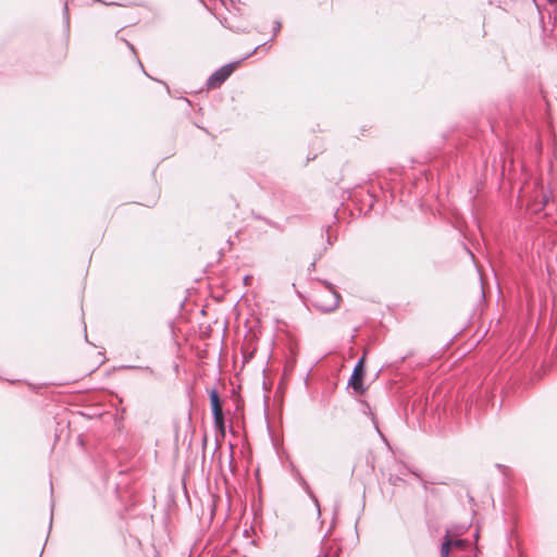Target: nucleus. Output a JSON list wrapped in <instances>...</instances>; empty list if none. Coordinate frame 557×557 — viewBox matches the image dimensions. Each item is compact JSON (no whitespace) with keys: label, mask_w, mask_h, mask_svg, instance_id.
<instances>
[{"label":"nucleus","mask_w":557,"mask_h":557,"mask_svg":"<svg viewBox=\"0 0 557 557\" xmlns=\"http://www.w3.org/2000/svg\"><path fill=\"white\" fill-rule=\"evenodd\" d=\"M364 362H366V355L363 354L362 357L355 364L351 376L348 381V386H350L358 394H363L366 391L364 383H363V379L366 375Z\"/></svg>","instance_id":"3"},{"label":"nucleus","mask_w":557,"mask_h":557,"mask_svg":"<svg viewBox=\"0 0 557 557\" xmlns=\"http://www.w3.org/2000/svg\"><path fill=\"white\" fill-rule=\"evenodd\" d=\"M324 557H329V555H327V554H325V555H324Z\"/></svg>","instance_id":"21"},{"label":"nucleus","mask_w":557,"mask_h":557,"mask_svg":"<svg viewBox=\"0 0 557 557\" xmlns=\"http://www.w3.org/2000/svg\"><path fill=\"white\" fill-rule=\"evenodd\" d=\"M322 257V253L320 252L318 255V257L309 264L308 267V271L311 272V271H314L315 270V264H317V260L320 259Z\"/></svg>","instance_id":"13"},{"label":"nucleus","mask_w":557,"mask_h":557,"mask_svg":"<svg viewBox=\"0 0 557 557\" xmlns=\"http://www.w3.org/2000/svg\"><path fill=\"white\" fill-rule=\"evenodd\" d=\"M282 28V24L280 21H275L274 24H273V36L265 42L257 46L250 53L246 54L244 57V59H247L249 58L250 55H252L253 53H256L259 49H267L269 50L271 48V46H269V42L273 40V38L280 33Z\"/></svg>","instance_id":"6"},{"label":"nucleus","mask_w":557,"mask_h":557,"mask_svg":"<svg viewBox=\"0 0 557 557\" xmlns=\"http://www.w3.org/2000/svg\"><path fill=\"white\" fill-rule=\"evenodd\" d=\"M326 233V247L324 248V251L327 249V247L333 246V242L331 239V236L329 235L330 226L325 227L323 230Z\"/></svg>","instance_id":"12"},{"label":"nucleus","mask_w":557,"mask_h":557,"mask_svg":"<svg viewBox=\"0 0 557 557\" xmlns=\"http://www.w3.org/2000/svg\"><path fill=\"white\" fill-rule=\"evenodd\" d=\"M475 540L479 539V532L476 531L475 535H474Z\"/></svg>","instance_id":"20"},{"label":"nucleus","mask_w":557,"mask_h":557,"mask_svg":"<svg viewBox=\"0 0 557 557\" xmlns=\"http://www.w3.org/2000/svg\"><path fill=\"white\" fill-rule=\"evenodd\" d=\"M296 476H297V480H298L299 484L302 486V488L311 497V499L313 500L314 505L317 506L318 515H321L319 500L315 497V495L313 494V492L310 488L309 484L307 483V481L302 478V475L299 472H297Z\"/></svg>","instance_id":"8"},{"label":"nucleus","mask_w":557,"mask_h":557,"mask_svg":"<svg viewBox=\"0 0 557 557\" xmlns=\"http://www.w3.org/2000/svg\"><path fill=\"white\" fill-rule=\"evenodd\" d=\"M243 60L245 59L243 58L240 60L227 63L213 72L207 79V88H219L232 75V73L237 69Z\"/></svg>","instance_id":"2"},{"label":"nucleus","mask_w":557,"mask_h":557,"mask_svg":"<svg viewBox=\"0 0 557 557\" xmlns=\"http://www.w3.org/2000/svg\"><path fill=\"white\" fill-rule=\"evenodd\" d=\"M314 295H323V296H322L323 301H329V298L325 296V292H322V293H315Z\"/></svg>","instance_id":"15"},{"label":"nucleus","mask_w":557,"mask_h":557,"mask_svg":"<svg viewBox=\"0 0 557 557\" xmlns=\"http://www.w3.org/2000/svg\"><path fill=\"white\" fill-rule=\"evenodd\" d=\"M398 471H399V474L391 473L387 478L388 483L393 486H398L400 483L405 482V480L401 478V475L405 474L406 472H410V473L419 476V474L417 472L410 470L406 465H401V468Z\"/></svg>","instance_id":"4"},{"label":"nucleus","mask_w":557,"mask_h":557,"mask_svg":"<svg viewBox=\"0 0 557 557\" xmlns=\"http://www.w3.org/2000/svg\"><path fill=\"white\" fill-rule=\"evenodd\" d=\"M319 283L323 284L325 286V296L329 298V301H323L322 296L323 295H313V298L311 300V305L319 311L323 313H329L334 310H336L339 306L341 301V295L335 289L334 285L323 278L317 280Z\"/></svg>","instance_id":"1"},{"label":"nucleus","mask_w":557,"mask_h":557,"mask_svg":"<svg viewBox=\"0 0 557 557\" xmlns=\"http://www.w3.org/2000/svg\"><path fill=\"white\" fill-rule=\"evenodd\" d=\"M122 41L125 42V45L127 46V48L133 52V54L135 55L137 62H138V65L140 66V69L143 70V72L147 75L145 69H144V65L143 63L140 62V60L138 59L137 54H136V50H135V47L133 44H131L129 41H127L125 38L121 37L120 38Z\"/></svg>","instance_id":"10"},{"label":"nucleus","mask_w":557,"mask_h":557,"mask_svg":"<svg viewBox=\"0 0 557 557\" xmlns=\"http://www.w3.org/2000/svg\"><path fill=\"white\" fill-rule=\"evenodd\" d=\"M84 331H85L84 337H85V339L88 342V339H87V331H86V326L84 327Z\"/></svg>","instance_id":"17"},{"label":"nucleus","mask_w":557,"mask_h":557,"mask_svg":"<svg viewBox=\"0 0 557 557\" xmlns=\"http://www.w3.org/2000/svg\"><path fill=\"white\" fill-rule=\"evenodd\" d=\"M554 20H555V25H554V27L556 28V27H557V17L555 16V17H554Z\"/></svg>","instance_id":"19"},{"label":"nucleus","mask_w":557,"mask_h":557,"mask_svg":"<svg viewBox=\"0 0 557 557\" xmlns=\"http://www.w3.org/2000/svg\"><path fill=\"white\" fill-rule=\"evenodd\" d=\"M267 223L270 225V226H276L274 223L270 222V221H267Z\"/></svg>","instance_id":"18"},{"label":"nucleus","mask_w":557,"mask_h":557,"mask_svg":"<svg viewBox=\"0 0 557 557\" xmlns=\"http://www.w3.org/2000/svg\"><path fill=\"white\" fill-rule=\"evenodd\" d=\"M63 11H64V15H65L66 22L69 23V7H67V2L64 3Z\"/></svg>","instance_id":"14"},{"label":"nucleus","mask_w":557,"mask_h":557,"mask_svg":"<svg viewBox=\"0 0 557 557\" xmlns=\"http://www.w3.org/2000/svg\"><path fill=\"white\" fill-rule=\"evenodd\" d=\"M547 2H548L549 4H556V3H557V0H547Z\"/></svg>","instance_id":"16"},{"label":"nucleus","mask_w":557,"mask_h":557,"mask_svg":"<svg viewBox=\"0 0 557 557\" xmlns=\"http://www.w3.org/2000/svg\"><path fill=\"white\" fill-rule=\"evenodd\" d=\"M214 428L220 431L222 434L225 432V418L223 411H218L212 413Z\"/></svg>","instance_id":"9"},{"label":"nucleus","mask_w":557,"mask_h":557,"mask_svg":"<svg viewBox=\"0 0 557 557\" xmlns=\"http://www.w3.org/2000/svg\"><path fill=\"white\" fill-rule=\"evenodd\" d=\"M463 540H454L451 541L446 534L445 540L441 545V557H449L450 547L454 546H463Z\"/></svg>","instance_id":"5"},{"label":"nucleus","mask_w":557,"mask_h":557,"mask_svg":"<svg viewBox=\"0 0 557 557\" xmlns=\"http://www.w3.org/2000/svg\"><path fill=\"white\" fill-rule=\"evenodd\" d=\"M209 398H210V406H211L212 413H215L218 411H223L222 401H221L219 393L215 388H212L209 392Z\"/></svg>","instance_id":"7"},{"label":"nucleus","mask_w":557,"mask_h":557,"mask_svg":"<svg viewBox=\"0 0 557 557\" xmlns=\"http://www.w3.org/2000/svg\"><path fill=\"white\" fill-rule=\"evenodd\" d=\"M120 369H124V370L140 369V370L147 371L149 373H152V369L150 367L122 366Z\"/></svg>","instance_id":"11"}]
</instances>
